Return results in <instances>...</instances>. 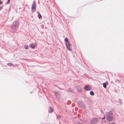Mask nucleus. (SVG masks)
Returning <instances> with one entry per match:
<instances>
[{
    "mask_svg": "<svg viewBox=\"0 0 124 124\" xmlns=\"http://www.w3.org/2000/svg\"><path fill=\"white\" fill-rule=\"evenodd\" d=\"M19 25L18 21H16L14 22L11 26V28L13 31H15L17 30Z\"/></svg>",
    "mask_w": 124,
    "mask_h": 124,
    "instance_id": "f257e3e1",
    "label": "nucleus"
},
{
    "mask_svg": "<svg viewBox=\"0 0 124 124\" xmlns=\"http://www.w3.org/2000/svg\"><path fill=\"white\" fill-rule=\"evenodd\" d=\"M106 117L107 120L109 121H111L112 120L113 118L112 114L109 113H107L106 114Z\"/></svg>",
    "mask_w": 124,
    "mask_h": 124,
    "instance_id": "f03ea898",
    "label": "nucleus"
},
{
    "mask_svg": "<svg viewBox=\"0 0 124 124\" xmlns=\"http://www.w3.org/2000/svg\"><path fill=\"white\" fill-rule=\"evenodd\" d=\"M36 5L35 1H34L32 3V5L31 6V11L33 12L36 10Z\"/></svg>",
    "mask_w": 124,
    "mask_h": 124,
    "instance_id": "7ed1b4c3",
    "label": "nucleus"
},
{
    "mask_svg": "<svg viewBox=\"0 0 124 124\" xmlns=\"http://www.w3.org/2000/svg\"><path fill=\"white\" fill-rule=\"evenodd\" d=\"M98 121V119L97 118H94L91 121V124H95L97 123Z\"/></svg>",
    "mask_w": 124,
    "mask_h": 124,
    "instance_id": "20e7f679",
    "label": "nucleus"
},
{
    "mask_svg": "<svg viewBox=\"0 0 124 124\" xmlns=\"http://www.w3.org/2000/svg\"><path fill=\"white\" fill-rule=\"evenodd\" d=\"M71 45V43L70 42L66 43V46L67 49L69 50H71V49L70 47Z\"/></svg>",
    "mask_w": 124,
    "mask_h": 124,
    "instance_id": "39448f33",
    "label": "nucleus"
},
{
    "mask_svg": "<svg viewBox=\"0 0 124 124\" xmlns=\"http://www.w3.org/2000/svg\"><path fill=\"white\" fill-rule=\"evenodd\" d=\"M54 94L56 97L58 99H60L61 97L60 93L58 92H54Z\"/></svg>",
    "mask_w": 124,
    "mask_h": 124,
    "instance_id": "423d86ee",
    "label": "nucleus"
},
{
    "mask_svg": "<svg viewBox=\"0 0 124 124\" xmlns=\"http://www.w3.org/2000/svg\"><path fill=\"white\" fill-rule=\"evenodd\" d=\"M91 87L89 86V85H87L84 88V89L86 91L90 90H91Z\"/></svg>",
    "mask_w": 124,
    "mask_h": 124,
    "instance_id": "0eeeda50",
    "label": "nucleus"
},
{
    "mask_svg": "<svg viewBox=\"0 0 124 124\" xmlns=\"http://www.w3.org/2000/svg\"><path fill=\"white\" fill-rule=\"evenodd\" d=\"M76 88L77 89L78 92H82V89L80 86H77Z\"/></svg>",
    "mask_w": 124,
    "mask_h": 124,
    "instance_id": "6e6552de",
    "label": "nucleus"
},
{
    "mask_svg": "<svg viewBox=\"0 0 124 124\" xmlns=\"http://www.w3.org/2000/svg\"><path fill=\"white\" fill-rule=\"evenodd\" d=\"M54 111L53 109L51 107H49L48 108V112L50 113H51Z\"/></svg>",
    "mask_w": 124,
    "mask_h": 124,
    "instance_id": "1a4fd4ad",
    "label": "nucleus"
},
{
    "mask_svg": "<svg viewBox=\"0 0 124 124\" xmlns=\"http://www.w3.org/2000/svg\"><path fill=\"white\" fill-rule=\"evenodd\" d=\"M36 45V44L35 42L31 44V48L32 49L34 48L35 47Z\"/></svg>",
    "mask_w": 124,
    "mask_h": 124,
    "instance_id": "9d476101",
    "label": "nucleus"
},
{
    "mask_svg": "<svg viewBox=\"0 0 124 124\" xmlns=\"http://www.w3.org/2000/svg\"><path fill=\"white\" fill-rule=\"evenodd\" d=\"M37 13L38 14V17L39 19H40L42 17V16L40 14L39 11L37 12Z\"/></svg>",
    "mask_w": 124,
    "mask_h": 124,
    "instance_id": "9b49d317",
    "label": "nucleus"
},
{
    "mask_svg": "<svg viewBox=\"0 0 124 124\" xmlns=\"http://www.w3.org/2000/svg\"><path fill=\"white\" fill-rule=\"evenodd\" d=\"M105 116L103 118H102L101 119H102L103 121H102L101 123H102L103 122H106V120L105 119Z\"/></svg>",
    "mask_w": 124,
    "mask_h": 124,
    "instance_id": "f8f14e48",
    "label": "nucleus"
},
{
    "mask_svg": "<svg viewBox=\"0 0 124 124\" xmlns=\"http://www.w3.org/2000/svg\"><path fill=\"white\" fill-rule=\"evenodd\" d=\"M103 86L105 88H107L106 84V83H103Z\"/></svg>",
    "mask_w": 124,
    "mask_h": 124,
    "instance_id": "ddd939ff",
    "label": "nucleus"
},
{
    "mask_svg": "<svg viewBox=\"0 0 124 124\" xmlns=\"http://www.w3.org/2000/svg\"><path fill=\"white\" fill-rule=\"evenodd\" d=\"M24 48L25 49H28L29 46L28 45H25L24 46Z\"/></svg>",
    "mask_w": 124,
    "mask_h": 124,
    "instance_id": "4468645a",
    "label": "nucleus"
},
{
    "mask_svg": "<svg viewBox=\"0 0 124 124\" xmlns=\"http://www.w3.org/2000/svg\"><path fill=\"white\" fill-rule=\"evenodd\" d=\"M64 40L66 41V42H67V43L69 42L68 39V38L66 37L65 38V39Z\"/></svg>",
    "mask_w": 124,
    "mask_h": 124,
    "instance_id": "2eb2a0df",
    "label": "nucleus"
},
{
    "mask_svg": "<svg viewBox=\"0 0 124 124\" xmlns=\"http://www.w3.org/2000/svg\"><path fill=\"white\" fill-rule=\"evenodd\" d=\"M90 94L92 95H94V93L93 91H91L90 92Z\"/></svg>",
    "mask_w": 124,
    "mask_h": 124,
    "instance_id": "dca6fc26",
    "label": "nucleus"
},
{
    "mask_svg": "<svg viewBox=\"0 0 124 124\" xmlns=\"http://www.w3.org/2000/svg\"><path fill=\"white\" fill-rule=\"evenodd\" d=\"M10 0H8L7 1L6 3V4H8L10 2Z\"/></svg>",
    "mask_w": 124,
    "mask_h": 124,
    "instance_id": "f3484780",
    "label": "nucleus"
},
{
    "mask_svg": "<svg viewBox=\"0 0 124 124\" xmlns=\"http://www.w3.org/2000/svg\"><path fill=\"white\" fill-rule=\"evenodd\" d=\"M3 6H0V11L3 8Z\"/></svg>",
    "mask_w": 124,
    "mask_h": 124,
    "instance_id": "a211bd4d",
    "label": "nucleus"
},
{
    "mask_svg": "<svg viewBox=\"0 0 124 124\" xmlns=\"http://www.w3.org/2000/svg\"><path fill=\"white\" fill-rule=\"evenodd\" d=\"M2 2L0 0V5H1L2 3Z\"/></svg>",
    "mask_w": 124,
    "mask_h": 124,
    "instance_id": "6ab92c4d",
    "label": "nucleus"
},
{
    "mask_svg": "<svg viewBox=\"0 0 124 124\" xmlns=\"http://www.w3.org/2000/svg\"><path fill=\"white\" fill-rule=\"evenodd\" d=\"M108 124H115V123H109Z\"/></svg>",
    "mask_w": 124,
    "mask_h": 124,
    "instance_id": "aec40b11",
    "label": "nucleus"
},
{
    "mask_svg": "<svg viewBox=\"0 0 124 124\" xmlns=\"http://www.w3.org/2000/svg\"><path fill=\"white\" fill-rule=\"evenodd\" d=\"M8 65H12V63H8Z\"/></svg>",
    "mask_w": 124,
    "mask_h": 124,
    "instance_id": "412c9836",
    "label": "nucleus"
}]
</instances>
